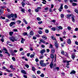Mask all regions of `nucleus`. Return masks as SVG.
<instances>
[{
  "label": "nucleus",
  "mask_w": 78,
  "mask_h": 78,
  "mask_svg": "<svg viewBox=\"0 0 78 78\" xmlns=\"http://www.w3.org/2000/svg\"><path fill=\"white\" fill-rule=\"evenodd\" d=\"M53 59H52L50 65V67L51 69H53Z\"/></svg>",
  "instance_id": "obj_4"
},
{
  "label": "nucleus",
  "mask_w": 78,
  "mask_h": 78,
  "mask_svg": "<svg viewBox=\"0 0 78 78\" xmlns=\"http://www.w3.org/2000/svg\"><path fill=\"white\" fill-rule=\"evenodd\" d=\"M38 33L40 34H41L42 33V32L41 30H38Z\"/></svg>",
  "instance_id": "obj_29"
},
{
  "label": "nucleus",
  "mask_w": 78,
  "mask_h": 78,
  "mask_svg": "<svg viewBox=\"0 0 78 78\" xmlns=\"http://www.w3.org/2000/svg\"><path fill=\"white\" fill-rule=\"evenodd\" d=\"M32 69L33 71V72H35V70H36L35 68H34V67L33 66H32Z\"/></svg>",
  "instance_id": "obj_25"
},
{
  "label": "nucleus",
  "mask_w": 78,
  "mask_h": 78,
  "mask_svg": "<svg viewBox=\"0 0 78 78\" xmlns=\"http://www.w3.org/2000/svg\"><path fill=\"white\" fill-rule=\"evenodd\" d=\"M10 41H11L12 42H14L15 41H16V40L15 38V37H12L9 38Z\"/></svg>",
  "instance_id": "obj_2"
},
{
  "label": "nucleus",
  "mask_w": 78,
  "mask_h": 78,
  "mask_svg": "<svg viewBox=\"0 0 78 78\" xmlns=\"http://www.w3.org/2000/svg\"><path fill=\"white\" fill-rule=\"evenodd\" d=\"M46 51L47 53H48L49 52H50V50L48 49H47L46 50Z\"/></svg>",
  "instance_id": "obj_58"
},
{
  "label": "nucleus",
  "mask_w": 78,
  "mask_h": 78,
  "mask_svg": "<svg viewBox=\"0 0 78 78\" xmlns=\"http://www.w3.org/2000/svg\"><path fill=\"white\" fill-rule=\"evenodd\" d=\"M38 23L39 25H41V24L42 23V21H39L38 22Z\"/></svg>",
  "instance_id": "obj_40"
},
{
  "label": "nucleus",
  "mask_w": 78,
  "mask_h": 78,
  "mask_svg": "<svg viewBox=\"0 0 78 78\" xmlns=\"http://www.w3.org/2000/svg\"><path fill=\"white\" fill-rule=\"evenodd\" d=\"M28 12H29V13H30L31 12V9H29L28 10Z\"/></svg>",
  "instance_id": "obj_57"
},
{
  "label": "nucleus",
  "mask_w": 78,
  "mask_h": 78,
  "mask_svg": "<svg viewBox=\"0 0 78 78\" xmlns=\"http://www.w3.org/2000/svg\"><path fill=\"white\" fill-rule=\"evenodd\" d=\"M21 73H23L24 75H26L27 74V73H26V72L25 71V70H21Z\"/></svg>",
  "instance_id": "obj_8"
},
{
  "label": "nucleus",
  "mask_w": 78,
  "mask_h": 78,
  "mask_svg": "<svg viewBox=\"0 0 78 78\" xmlns=\"http://www.w3.org/2000/svg\"><path fill=\"white\" fill-rule=\"evenodd\" d=\"M44 62V60H41L40 62V65H41L42 64H43V62Z\"/></svg>",
  "instance_id": "obj_20"
},
{
  "label": "nucleus",
  "mask_w": 78,
  "mask_h": 78,
  "mask_svg": "<svg viewBox=\"0 0 78 78\" xmlns=\"http://www.w3.org/2000/svg\"><path fill=\"white\" fill-rule=\"evenodd\" d=\"M40 76L41 77H44V74L42 73L41 75Z\"/></svg>",
  "instance_id": "obj_51"
},
{
  "label": "nucleus",
  "mask_w": 78,
  "mask_h": 78,
  "mask_svg": "<svg viewBox=\"0 0 78 78\" xmlns=\"http://www.w3.org/2000/svg\"><path fill=\"white\" fill-rule=\"evenodd\" d=\"M72 15L71 14L67 15H66V16H67V19H70V17H72Z\"/></svg>",
  "instance_id": "obj_7"
},
{
  "label": "nucleus",
  "mask_w": 78,
  "mask_h": 78,
  "mask_svg": "<svg viewBox=\"0 0 78 78\" xmlns=\"http://www.w3.org/2000/svg\"><path fill=\"white\" fill-rule=\"evenodd\" d=\"M23 36H26L27 35V32H24L23 34Z\"/></svg>",
  "instance_id": "obj_35"
},
{
  "label": "nucleus",
  "mask_w": 78,
  "mask_h": 78,
  "mask_svg": "<svg viewBox=\"0 0 78 78\" xmlns=\"http://www.w3.org/2000/svg\"><path fill=\"white\" fill-rule=\"evenodd\" d=\"M13 33L14 32H10L9 33L10 36H12V34H13Z\"/></svg>",
  "instance_id": "obj_28"
},
{
  "label": "nucleus",
  "mask_w": 78,
  "mask_h": 78,
  "mask_svg": "<svg viewBox=\"0 0 78 78\" xmlns=\"http://www.w3.org/2000/svg\"><path fill=\"white\" fill-rule=\"evenodd\" d=\"M13 31L15 32H17V30L16 29H13Z\"/></svg>",
  "instance_id": "obj_47"
},
{
  "label": "nucleus",
  "mask_w": 78,
  "mask_h": 78,
  "mask_svg": "<svg viewBox=\"0 0 78 78\" xmlns=\"http://www.w3.org/2000/svg\"><path fill=\"white\" fill-rule=\"evenodd\" d=\"M34 55H33V54L31 55L30 56V58H33V57H34Z\"/></svg>",
  "instance_id": "obj_45"
},
{
  "label": "nucleus",
  "mask_w": 78,
  "mask_h": 78,
  "mask_svg": "<svg viewBox=\"0 0 78 78\" xmlns=\"http://www.w3.org/2000/svg\"><path fill=\"white\" fill-rule=\"evenodd\" d=\"M43 2H42V3L43 4H46V3H46L47 2V1H46L45 0H43Z\"/></svg>",
  "instance_id": "obj_34"
},
{
  "label": "nucleus",
  "mask_w": 78,
  "mask_h": 78,
  "mask_svg": "<svg viewBox=\"0 0 78 78\" xmlns=\"http://www.w3.org/2000/svg\"><path fill=\"white\" fill-rule=\"evenodd\" d=\"M64 8H65V9H67L68 8V6H67V5H65L64 6Z\"/></svg>",
  "instance_id": "obj_56"
},
{
  "label": "nucleus",
  "mask_w": 78,
  "mask_h": 78,
  "mask_svg": "<svg viewBox=\"0 0 78 78\" xmlns=\"http://www.w3.org/2000/svg\"><path fill=\"white\" fill-rule=\"evenodd\" d=\"M60 16L62 18H64V15L62 14H61Z\"/></svg>",
  "instance_id": "obj_31"
},
{
  "label": "nucleus",
  "mask_w": 78,
  "mask_h": 78,
  "mask_svg": "<svg viewBox=\"0 0 78 78\" xmlns=\"http://www.w3.org/2000/svg\"><path fill=\"white\" fill-rule=\"evenodd\" d=\"M17 23L19 24V23H21V21L20 20H18L17 21Z\"/></svg>",
  "instance_id": "obj_43"
},
{
  "label": "nucleus",
  "mask_w": 78,
  "mask_h": 78,
  "mask_svg": "<svg viewBox=\"0 0 78 78\" xmlns=\"http://www.w3.org/2000/svg\"><path fill=\"white\" fill-rule=\"evenodd\" d=\"M32 76L33 78H36V77L34 75H32Z\"/></svg>",
  "instance_id": "obj_60"
},
{
  "label": "nucleus",
  "mask_w": 78,
  "mask_h": 78,
  "mask_svg": "<svg viewBox=\"0 0 78 78\" xmlns=\"http://www.w3.org/2000/svg\"><path fill=\"white\" fill-rule=\"evenodd\" d=\"M72 6H76V5H77V4H76V3H72Z\"/></svg>",
  "instance_id": "obj_26"
},
{
  "label": "nucleus",
  "mask_w": 78,
  "mask_h": 78,
  "mask_svg": "<svg viewBox=\"0 0 78 78\" xmlns=\"http://www.w3.org/2000/svg\"><path fill=\"white\" fill-rule=\"evenodd\" d=\"M54 57H55V56H54V55H53V54L51 55V58H52V59H53V58Z\"/></svg>",
  "instance_id": "obj_27"
},
{
  "label": "nucleus",
  "mask_w": 78,
  "mask_h": 78,
  "mask_svg": "<svg viewBox=\"0 0 78 78\" xmlns=\"http://www.w3.org/2000/svg\"><path fill=\"white\" fill-rule=\"evenodd\" d=\"M51 38L52 40L56 41V38H55V37L54 36H51Z\"/></svg>",
  "instance_id": "obj_14"
},
{
  "label": "nucleus",
  "mask_w": 78,
  "mask_h": 78,
  "mask_svg": "<svg viewBox=\"0 0 78 78\" xmlns=\"http://www.w3.org/2000/svg\"><path fill=\"white\" fill-rule=\"evenodd\" d=\"M55 45L56 48H58V42H57V41H55Z\"/></svg>",
  "instance_id": "obj_5"
},
{
  "label": "nucleus",
  "mask_w": 78,
  "mask_h": 78,
  "mask_svg": "<svg viewBox=\"0 0 78 78\" xmlns=\"http://www.w3.org/2000/svg\"><path fill=\"white\" fill-rule=\"evenodd\" d=\"M44 58V56H40L39 57V58L40 59H42V58Z\"/></svg>",
  "instance_id": "obj_50"
},
{
  "label": "nucleus",
  "mask_w": 78,
  "mask_h": 78,
  "mask_svg": "<svg viewBox=\"0 0 78 78\" xmlns=\"http://www.w3.org/2000/svg\"><path fill=\"white\" fill-rule=\"evenodd\" d=\"M5 71H6V72H11V71L10 70H9L8 69H7L6 70H5Z\"/></svg>",
  "instance_id": "obj_30"
},
{
  "label": "nucleus",
  "mask_w": 78,
  "mask_h": 78,
  "mask_svg": "<svg viewBox=\"0 0 78 78\" xmlns=\"http://www.w3.org/2000/svg\"><path fill=\"white\" fill-rule=\"evenodd\" d=\"M63 62L65 63L66 62L67 63V62H68V61L67 60H63Z\"/></svg>",
  "instance_id": "obj_59"
},
{
  "label": "nucleus",
  "mask_w": 78,
  "mask_h": 78,
  "mask_svg": "<svg viewBox=\"0 0 78 78\" xmlns=\"http://www.w3.org/2000/svg\"><path fill=\"white\" fill-rule=\"evenodd\" d=\"M51 51L52 54H54L55 51V49H52L51 50Z\"/></svg>",
  "instance_id": "obj_15"
},
{
  "label": "nucleus",
  "mask_w": 78,
  "mask_h": 78,
  "mask_svg": "<svg viewBox=\"0 0 78 78\" xmlns=\"http://www.w3.org/2000/svg\"><path fill=\"white\" fill-rule=\"evenodd\" d=\"M67 42L68 44H71V40L70 39H69L67 41Z\"/></svg>",
  "instance_id": "obj_18"
},
{
  "label": "nucleus",
  "mask_w": 78,
  "mask_h": 78,
  "mask_svg": "<svg viewBox=\"0 0 78 78\" xmlns=\"http://www.w3.org/2000/svg\"><path fill=\"white\" fill-rule=\"evenodd\" d=\"M35 61H36L37 62H38V61H39V59L37 58L35 59Z\"/></svg>",
  "instance_id": "obj_63"
},
{
  "label": "nucleus",
  "mask_w": 78,
  "mask_h": 78,
  "mask_svg": "<svg viewBox=\"0 0 78 78\" xmlns=\"http://www.w3.org/2000/svg\"><path fill=\"white\" fill-rule=\"evenodd\" d=\"M72 21L73 22H75V16H74L72 15Z\"/></svg>",
  "instance_id": "obj_9"
},
{
  "label": "nucleus",
  "mask_w": 78,
  "mask_h": 78,
  "mask_svg": "<svg viewBox=\"0 0 78 78\" xmlns=\"http://www.w3.org/2000/svg\"><path fill=\"white\" fill-rule=\"evenodd\" d=\"M23 22L25 23L26 25H27L28 24V23H27V21H26V20L25 19H23Z\"/></svg>",
  "instance_id": "obj_17"
},
{
  "label": "nucleus",
  "mask_w": 78,
  "mask_h": 78,
  "mask_svg": "<svg viewBox=\"0 0 78 78\" xmlns=\"http://www.w3.org/2000/svg\"><path fill=\"white\" fill-rule=\"evenodd\" d=\"M3 50H4L5 51V52L6 54H7L8 55V56H10V55H9V53L8 52V50H7V49H6V48L4 47L3 48Z\"/></svg>",
  "instance_id": "obj_1"
},
{
  "label": "nucleus",
  "mask_w": 78,
  "mask_h": 78,
  "mask_svg": "<svg viewBox=\"0 0 78 78\" xmlns=\"http://www.w3.org/2000/svg\"><path fill=\"white\" fill-rule=\"evenodd\" d=\"M1 41L2 42H4V39H3L2 37V38L1 39Z\"/></svg>",
  "instance_id": "obj_54"
},
{
  "label": "nucleus",
  "mask_w": 78,
  "mask_h": 78,
  "mask_svg": "<svg viewBox=\"0 0 78 78\" xmlns=\"http://www.w3.org/2000/svg\"><path fill=\"white\" fill-rule=\"evenodd\" d=\"M53 47V45L50 44V46L49 47V48H52Z\"/></svg>",
  "instance_id": "obj_64"
},
{
  "label": "nucleus",
  "mask_w": 78,
  "mask_h": 78,
  "mask_svg": "<svg viewBox=\"0 0 78 78\" xmlns=\"http://www.w3.org/2000/svg\"><path fill=\"white\" fill-rule=\"evenodd\" d=\"M51 30H52V31H55L56 30V28L55 27H53L51 28Z\"/></svg>",
  "instance_id": "obj_24"
},
{
  "label": "nucleus",
  "mask_w": 78,
  "mask_h": 78,
  "mask_svg": "<svg viewBox=\"0 0 78 78\" xmlns=\"http://www.w3.org/2000/svg\"><path fill=\"white\" fill-rule=\"evenodd\" d=\"M14 24H16V23H15V22H12L11 23H10V27H12V25H14Z\"/></svg>",
  "instance_id": "obj_11"
},
{
  "label": "nucleus",
  "mask_w": 78,
  "mask_h": 78,
  "mask_svg": "<svg viewBox=\"0 0 78 78\" xmlns=\"http://www.w3.org/2000/svg\"><path fill=\"white\" fill-rule=\"evenodd\" d=\"M10 16L11 17L13 18L14 17V15L13 14H11Z\"/></svg>",
  "instance_id": "obj_36"
},
{
  "label": "nucleus",
  "mask_w": 78,
  "mask_h": 78,
  "mask_svg": "<svg viewBox=\"0 0 78 78\" xmlns=\"http://www.w3.org/2000/svg\"><path fill=\"white\" fill-rule=\"evenodd\" d=\"M15 18H17V14H15L14 15Z\"/></svg>",
  "instance_id": "obj_52"
},
{
  "label": "nucleus",
  "mask_w": 78,
  "mask_h": 78,
  "mask_svg": "<svg viewBox=\"0 0 78 78\" xmlns=\"http://www.w3.org/2000/svg\"><path fill=\"white\" fill-rule=\"evenodd\" d=\"M40 42H42L44 44H45V41H44L42 39L40 40Z\"/></svg>",
  "instance_id": "obj_21"
},
{
  "label": "nucleus",
  "mask_w": 78,
  "mask_h": 78,
  "mask_svg": "<svg viewBox=\"0 0 78 78\" xmlns=\"http://www.w3.org/2000/svg\"><path fill=\"white\" fill-rule=\"evenodd\" d=\"M30 33L31 36H33V35H34V32H33L32 31L30 32Z\"/></svg>",
  "instance_id": "obj_22"
},
{
  "label": "nucleus",
  "mask_w": 78,
  "mask_h": 78,
  "mask_svg": "<svg viewBox=\"0 0 78 78\" xmlns=\"http://www.w3.org/2000/svg\"><path fill=\"white\" fill-rule=\"evenodd\" d=\"M69 62H71V61H68V62H67V66H68L69 65Z\"/></svg>",
  "instance_id": "obj_37"
},
{
  "label": "nucleus",
  "mask_w": 78,
  "mask_h": 78,
  "mask_svg": "<svg viewBox=\"0 0 78 78\" xmlns=\"http://www.w3.org/2000/svg\"><path fill=\"white\" fill-rule=\"evenodd\" d=\"M45 32L46 33H49V31L48 30L46 29L45 30Z\"/></svg>",
  "instance_id": "obj_41"
},
{
  "label": "nucleus",
  "mask_w": 78,
  "mask_h": 78,
  "mask_svg": "<svg viewBox=\"0 0 78 78\" xmlns=\"http://www.w3.org/2000/svg\"><path fill=\"white\" fill-rule=\"evenodd\" d=\"M37 19L38 21H40V20H41V19L39 17H37Z\"/></svg>",
  "instance_id": "obj_33"
},
{
  "label": "nucleus",
  "mask_w": 78,
  "mask_h": 78,
  "mask_svg": "<svg viewBox=\"0 0 78 78\" xmlns=\"http://www.w3.org/2000/svg\"><path fill=\"white\" fill-rule=\"evenodd\" d=\"M72 59H74L75 58V56L72 55Z\"/></svg>",
  "instance_id": "obj_62"
},
{
  "label": "nucleus",
  "mask_w": 78,
  "mask_h": 78,
  "mask_svg": "<svg viewBox=\"0 0 78 78\" xmlns=\"http://www.w3.org/2000/svg\"><path fill=\"white\" fill-rule=\"evenodd\" d=\"M35 11L36 12H39V10L37 9H36Z\"/></svg>",
  "instance_id": "obj_55"
},
{
  "label": "nucleus",
  "mask_w": 78,
  "mask_h": 78,
  "mask_svg": "<svg viewBox=\"0 0 78 78\" xmlns=\"http://www.w3.org/2000/svg\"><path fill=\"white\" fill-rule=\"evenodd\" d=\"M0 11L1 14H3V12H4L3 10V9L2 10V9H1L0 10Z\"/></svg>",
  "instance_id": "obj_38"
},
{
  "label": "nucleus",
  "mask_w": 78,
  "mask_h": 78,
  "mask_svg": "<svg viewBox=\"0 0 78 78\" xmlns=\"http://www.w3.org/2000/svg\"><path fill=\"white\" fill-rule=\"evenodd\" d=\"M37 74H40L41 73V71L38 70L37 71Z\"/></svg>",
  "instance_id": "obj_46"
},
{
  "label": "nucleus",
  "mask_w": 78,
  "mask_h": 78,
  "mask_svg": "<svg viewBox=\"0 0 78 78\" xmlns=\"http://www.w3.org/2000/svg\"><path fill=\"white\" fill-rule=\"evenodd\" d=\"M25 41V39H23V38H21V42L22 44H23L24 43V41Z\"/></svg>",
  "instance_id": "obj_10"
},
{
  "label": "nucleus",
  "mask_w": 78,
  "mask_h": 78,
  "mask_svg": "<svg viewBox=\"0 0 78 78\" xmlns=\"http://www.w3.org/2000/svg\"><path fill=\"white\" fill-rule=\"evenodd\" d=\"M25 66L27 67V68H29V65L28 64H26Z\"/></svg>",
  "instance_id": "obj_48"
},
{
  "label": "nucleus",
  "mask_w": 78,
  "mask_h": 78,
  "mask_svg": "<svg viewBox=\"0 0 78 78\" xmlns=\"http://www.w3.org/2000/svg\"><path fill=\"white\" fill-rule=\"evenodd\" d=\"M63 6V4H61L60 7V8H59V9H58L59 11H60V12H61V11H62V9H63V7H62Z\"/></svg>",
  "instance_id": "obj_3"
},
{
  "label": "nucleus",
  "mask_w": 78,
  "mask_h": 78,
  "mask_svg": "<svg viewBox=\"0 0 78 78\" xmlns=\"http://www.w3.org/2000/svg\"><path fill=\"white\" fill-rule=\"evenodd\" d=\"M12 59L13 61H16V58H15L14 57H12Z\"/></svg>",
  "instance_id": "obj_44"
},
{
  "label": "nucleus",
  "mask_w": 78,
  "mask_h": 78,
  "mask_svg": "<svg viewBox=\"0 0 78 78\" xmlns=\"http://www.w3.org/2000/svg\"><path fill=\"white\" fill-rule=\"evenodd\" d=\"M1 19H5V17H2L1 16Z\"/></svg>",
  "instance_id": "obj_61"
},
{
  "label": "nucleus",
  "mask_w": 78,
  "mask_h": 78,
  "mask_svg": "<svg viewBox=\"0 0 78 78\" xmlns=\"http://www.w3.org/2000/svg\"><path fill=\"white\" fill-rule=\"evenodd\" d=\"M67 29L69 30H71V27H70L69 26L67 27Z\"/></svg>",
  "instance_id": "obj_42"
},
{
  "label": "nucleus",
  "mask_w": 78,
  "mask_h": 78,
  "mask_svg": "<svg viewBox=\"0 0 78 78\" xmlns=\"http://www.w3.org/2000/svg\"><path fill=\"white\" fill-rule=\"evenodd\" d=\"M21 4L22 5V6H23V7H24L25 5V3L23 2H22L21 3Z\"/></svg>",
  "instance_id": "obj_19"
},
{
  "label": "nucleus",
  "mask_w": 78,
  "mask_h": 78,
  "mask_svg": "<svg viewBox=\"0 0 78 78\" xmlns=\"http://www.w3.org/2000/svg\"><path fill=\"white\" fill-rule=\"evenodd\" d=\"M46 51L45 50V49H43L41 50L40 53L42 55H44V53H45Z\"/></svg>",
  "instance_id": "obj_6"
},
{
  "label": "nucleus",
  "mask_w": 78,
  "mask_h": 78,
  "mask_svg": "<svg viewBox=\"0 0 78 78\" xmlns=\"http://www.w3.org/2000/svg\"><path fill=\"white\" fill-rule=\"evenodd\" d=\"M51 22H53V23H55V22H56V20H53L51 21Z\"/></svg>",
  "instance_id": "obj_53"
},
{
  "label": "nucleus",
  "mask_w": 78,
  "mask_h": 78,
  "mask_svg": "<svg viewBox=\"0 0 78 78\" xmlns=\"http://www.w3.org/2000/svg\"><path fill=\"white\" fill-rule=\"evenodd\" d=\"M21 11H22V12H25V9L22 8L21 9Z\"/></svg>",
  "instance_id": "obj_23"
},
{
  "label": "nucleus",
  "mask_w": 78,
  "mask_h": 78,
  "mask_svg": "<svg viewBox=\"0 0 78 78\" xmlns=\"http://www.w3.org/2000/svg\"><path fill=\"white\" fill-rule=\"evenodd\" d=\"M41 66H42V67H45L46 66V63H43L41 65Z\"/></svg>",
  "instance_id": "obj_13"
},
{
  "label": "nucleus",
  "mask_w": 78,
  "mask_h": 78,
  "mask_svg": "<svg viewBox=\"0 0 78 78\" xmlns=\"http://www.w3.org/2000/svg\"><path fill=\"white\" fill-rule=\"evenodd\" d=\"M7 16L8 19H11V15H7Z\"/></svg>",
  "instance_id": "obj_49"
},
{
  "label": "nucleus",
  "mask_w": 78,
  "mask_h": 78,
  "mask_svg": "<svg viewBox=\"0 0 78 78\" xmlns=\"http://www.w3.org/2000/svg\"><path fill=\"white\" fill-rule=\"evenodd\" d=\"M58 28L59 29V30H62V27L61 26L58 27Z\"/></svg>",
  "instance_id": "obj_32"
},
{
  "label": "nucleus",
  "mask_w": 78,
  "mask_h": 78,
  "mask_svg": "<svg viewBox=\"0 0 78 78\" xmlns=\"http://www.w3.org/2000/svg\"><path fill=\"white\" fill-rule=\"evenodd\" d=\"M42 38L43 39H44V40H46L47 39V36H45V35H43L42 37Z\"/></svg>",
  "instance_id": "obj_12"
},
{
  "label": "nucleus",
  "mask_w": 78,
  "mask_h": 78,
  "mask_svg": "<svg viewBox=\"0 0 78 78\" xmlns=\"http://www.w3.org/2000/svg\"><path fill=\"white\" fill-rule=\"evenodd\" d=\"M75 73H76V72L74 70L72 71L70 73V74H75Z\"/></svg>",
  "instance_id": "obj_16"
},
{
  "label": "nucleus",
  "mask_w": 78,
  "mask_h": 78,
  "mask_svg": "<svg viewBox=\"0 0 78 78\" xmlns=\"http://www.w3.org/2000/svg\"><path fill=\"white\" fill-rule=\"evenodd\" d=\"M74 12H75L78 14V11L76 9H74Z\"/></svg>",
  "instance_id": "obj_39"
}]
</instances>
